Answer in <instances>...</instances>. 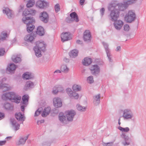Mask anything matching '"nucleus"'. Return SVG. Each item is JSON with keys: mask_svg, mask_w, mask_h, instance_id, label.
<instances>
[{"mask_svg": "<svg viewBox=\"0 0 146 146\" xmlns=\"http://www.w3.org/2000/svg\"><path fill=\"white\" fill-rule=\"evenodd\" d=\"M117 5L118 4L115 2L113 1L110 3L108 5V10L111 11L112 8H113V10L111 11L110 14L111 20L113 21L117 20L119 16V11L118 9L115 8Z\"/></svg>", "mask_w": 146, "mask_h": 146, "instance_id": "nucleus-1", "label": "nucleus"}, {"mask_svg": "<svg viewBox=\"0 0 146 146\" xmlns=\"http://www.w3.org/2000/svg\"><path fill=\"white\" fill-rule=\"evenodd\" d=\"M22 20L24 23L27 25V32L29 33L33 32L35 27L34 25L33 24L35 22L33 18L32 17H23Z\"/></svg>", "mask_w": 146, "mask_h": 146, "instance_id": "nucleus-2", "label": "nucleus"}, {"mask_svg": "<svg viewBox=\"0 0 146 146\" xmlns=\"http://www.w3.org/2000/svg\"><path fill=\"white\" fill-rule=\"evenodd\" d=\"M36 45L34 46L33 49L35 55L37 57H40L42 56L41 51L44 52L45 50L46 45L43 42L37 41L36 42Z\"/></svg>", "mask_w": 146, "mask_h": 146, "instance_id": "nucleus-3", "label": "nucleus"}, {"mask_svg": "<svg viewBox=\"0 0 146 146\" xmlns=\"http://www.w3.org/2000/svg\"><path fill=\"white\" fill-rule=\"evenodd\" d=\"M136 18V15L135 12L132 11H129L126 14L125 19L127 23H131L134 21Z\"/></svg>", "mask_w": 146, "mask_h": 146, "instance_id": "nucleus-4", "label": "nucleus"}, {"mask_svg": "<svg viewBox=\"0 0 146 146\" xmlns=\"http://www.w3.org/2000/svg\"><path fill=\"white\" fill-rule=\"evenodd\" d=\"M102 44L104 47L109 62H112L113 61L112 59V56L111 54V50L108 48V44L106 42H102Z\"/></svg>", "mask_w": 146, "mask_h": 146, "instance_id": "nucleus-5", "label": "nucleus"}, {"mask_svg": "<svg viewBox=\"0 0 146 146\" xmlns=\"http://www.w3.org/2000/svg\"><path fill=\"white\" fill-rule=\"evenodd\" d=\"M122 117L125 119L129 120L131 119L133 117L132 110L130 109H124L123 111Z\"/></svg>", "mask_w": 146, "mask_h": 146, "instance_id": "nucleus-6", "label": "nucleus"}, {"mask_svg": "<svg viewBox=\"0 0 146 146\" xmlns=\"http://www.w3.org/2000/svg\"><path fill=\"white\" fill-rule=\"evenodd\" d=\"M92 74L94 76H97L100 72V68L97 64H95L91 66L90 68Z\"/></svg>", "mask_w": 146, "mask_h": 146, "instance_id": "nucleus-7", "label": "nucleus"}, {"mask_svg": "<svg viewBox=\"0 0 146 146\" xmlns=\"http://www.w3.org/2000/svg\"><path fill=\"white\" fill-rule=\"evenodd\" d=\"M6 80V78H3L1 81H0V89L3 92L9 90L11 89V88L7 84L3 83V81H5Z\"/></svg>", "mask_w": 146, "mask_h": 146, "instance_id": "nucleus-8", "label": "nucleus"}, {"mask_svg": "<svg viewBox=\"0 0 146 146\" xmlns=\"http://www.w3.org/2000/svg\"><path fill=\"white\" fill-rule=\"evenodd\" d=\"M65 113L68 120L70 121H72L73 120L74 116L76 114L75 111L73 110L66 111Z\"/></svg>", "mask_w": 146, "mask_h": 146, "instance_id": "nucleus-9", "label": "nucleus"}, {"mask_svg": "<svg viewBox=\"0 0 146 146\" xmlns=\"http://www.w3.org/2000/svg\"><path fill=\"white\" fill-rule=\"evenodd\" d=\"M66 91L67 93L70 98L76 99H77L78 98V94L76 92H73L71 88H68L66 89Z\"/></svg>", "mask_w": 146, "mask_h": 146, "instance_id": "nucleus-10", "label": "nucleus"}, {"mask_svg": "<svg viewBox=\"0 0 146 146\" xmlns=\"http://www.w3.org/2000/svg\"><path fill=\"white\" fill-rule=\"evenodd\" d=\"M61 38L62 42L68 41L71 39V34L69 32L63 33L61 34Z\"/></svg>", "mask_w": 146, "mask_h": 146, "instance_id": "nucleus-11", "label": "nucleus"}, {"mask_svg": "<svg viewBox=\"0 0 146 146\" xmlns=\"http://www.w3.org/2000/svg\"><path fill=\"white\" fill-rule=\"evenodd\" d=\"M41 21L45 23H47L48 21L49 16L48 14L46 12L41 13L39 16Z\"/></svg>", "mask_w": 146, "mask_h": 146, "instance_id": "nucleus-12", "label": "nucleus"}, {"mask_svg": "<svg viewBox=\"0 0 146 146\" xmlns=\"http://www.w3.org/2000/svg\"><path fill=\"white\" fill-rule=\"evenodd\" d=\"M48 5V3L44 0H39L36 3V6L39 8L43 9L47 7Z\"/></svg>", "mask_w": 146, "mask_h": 146, "instance_id": "nucleus-13", "label": "nucleus"}, {"mask_svg": "<svg viewBox=\"0 0 146 146\" xmlns=\"http://www.w3.org/2000/svg\"><path fill=\"white\" fill-rule=\"evenodd\" d=\"M53 104L54 106L56 108L61 107L62 106V102L61 99L58 98H54L53 99Z\"/></svg>", "mask_w": 146, "mask_h": 146, "instance_id": "nucleus-14", "label": "nucleus"}, {"mask_svg": "<svg viewBox=\"0 0 146 146\" xmlns=\"http://www.w3.org/2000/svg\"><path fill=\"white\" fill-rule=\"evenodd\" d=\"M14 93L13 92H9L3 94L2 96V99L5 100H11L13 97V95Z\"/></svg>", "mask_w": 146, "mask_h": 146, "instance_id": "nucleus-15", "label": "nucleus"}, {"mask_svg": "<svg viewBox=\"0 0 146 146\" xmlns=\"http://www.w3.org/2000/svg\"><path fill=\"white\" fill-rule=\"evenodd\" d=\"M114 21L113 25L115 28L117 30H120L122 27L123 25V22L121 20H116Z\"/></svg>", "mask_w": 146, "mask_h": 146, "instance_id": "nucleus-16", "label": "nucleus"}, {"mask_svg": "<svg viewBox=\"0 0 146 146\" xmlns=\"http://www.w3.org/2000/svg\"><path fill=\"white\" fill-rule=\"evenodd\" d=\"M101 95L100 94L94 95L93 96V103L95 106H97L100 103Z\"/></svg>", "mask_w": 146, "mask_h": 146, "instance_id": "nucleus-17", "label": "nucleus"}, {"mask_svg": "<svg viewBox=\"0 0 146 146\" xmlns=\"http://www.w3.org/2000/svg\"><path fill=\"white\" fill-rule=\"evenodd\" d=\"M10 122L15 131H17L19 129L20 124L18 123L14 119H11Z\"/></svg>", "mask_w": 146, "mask_h": 146, "instance_id": "nucleus-18", "label": "nucleus"}, {"mask_svg": "<svg viewBox=\"0 0 146 146\" xmlns=\"http://www.w3.org/2000/svg\"><path fill=\"white\" fill-rule=\"evenodd\" d=\"M34 83L31 81H28L26 82L24 87V89L25 90H27L34 88Z\"/></svg>", "mask_w": 146, "mask_h": 146, "instance_id": "nucleus-19", "label": "nucleus"}, {"mask_svg": "<svg viewBox=\"0 0 146 146\" xmlns=\"http://www.w3.org/2000/svg\"><path fill=\"white\" fill-rule=\"evenodd\" d=\"M91 37L90 33L89 30H86L84 33V41H89Z\"/></svg>", "mask_w": 146, "mask_h": 146, "instance_id": "nucleus-20", "label": "nucleus"}, {"mask_svg": "<svg viewBox=\"0 0 146 146\" xmlns=\"http://www.w3.org/2000/svg\"><path fill=\"white\" fill-rule=\"evenodd\" d=\"M29 137V135L25 137H21L18 140L17 144L18 145H23L25 143L26 141L28 139Z\"/></svg>", "mask_w": 146, "mask_h": 146, "instance_id": "nucleus-21", "label": "nucleus"}, {"mask_svg": "<svg viewBox=\"0 0 146 146\" xmlns=\"http://www.w3.org/2000/svg\"><path fill=\"white\" fill-rule=\"evenodd\" d=\"M17 66L13 63L10 64L9 66H8L7 68V70L10 73L14 72V71L15 70Z\"/></svg>", "mask_w": 146, "mask_h": 146, "instance_id": "nucleus-22", "label": "nucleus"}, {"mask_svg": "<svg viewBox=\"0 0 146 146\" xmlns=\"http://www.w3.org/2000/svg\"><path fill=\"white\" fill-rule=\"evenodd\" d=\"M15 117L18 121L23 122L25 120V118L24 115H22L21 113L20 112L16 113Z\"/></svg>", "mask_w": 146, "mask_h": 146, "instance_id": "nucleus-23", "label": "nucleus"}, {"mask_svg": "<svg viewBox=\"0 0 146 146\" xmlns=\"http://www.w3.org/2000/svg\"><path fill=\"white\" fill-rule=\"evenodd\" d=\"M3 13H5L9 18H11L12 15V11L8 8H5L3 10Z\"/></svg>", "mask_w": 146, "mask_h": 146, "instance_id": "nucleus-24", "label": "nucleus"}, {"mask_svg": "<svg viewBox=\"0 0 146 146\" xmlns=\"http://www.w3.org/2000/svg\"><path fill=\"white\" fill-rule=\"evenodd\" d=\"M92 60L91 58L86 57L82 61L83 64L87 66L90 65L92 62Z\"/></svg>", "mask_w": 146, "mask_h": 146, "instance_id": "nucleus-25", "label": "nucleus"}, {"mask_svg": "<svg viewBox=\"0 0 146 146\" xmlns=\"http://www.w3.org/2000/svg\"><path fill=\"white\" fill-rule=\"evenodd\" d=\"M36 32L37 35L41 36H43L44 33V29L41 26H38L37 28Z\"/></svg>", "mask_w": 146, "mask_h": 146, "instance_id": "nucleus-26", "label": "nucleus"}, {"mask_svg": "<svg viewBox=\"0 0 146 146\" xmlns=\"http://www.w3.org/2000/svg\"><path fill=\"white\" fill-rule=\"evenodd\" d=\"M21 99V97L16 95L14 93L13 95V97H12L11 101L13 102H14L17 104L20 102Z\"/></svg>", "mask_w": 146, "mask_h": 146, "instance_id": "nucleus-27", "label": "nucleus"}, {"mask_svg": "<svg viewBox=\"0 0 146 146\" xmlns=\"http://www.w3.org/2000/svg\"><path fill=\"white\" fill-rule=\"evenodd\" d=\"M70 16L71 19H73V20L77 22L79 21L78 16L76 13L75 12H73L70 14Z\"/></svg>", "mask_w": 146, "mask_h": 146, "instance_id": "nucleus-28", "label": "nucleus"}, {"mask_svg": "<svg viewBox=\"0 0 146 146\" xmlns=\"http://www.w3.org/2000/svg\"><path fill=\"white\" fill-rule=\"evenodd\" d=\"M34 39V38L33 36L30 35H26L24 38L25 41L31 42L33 41Z\"/></svg>", "mask_w": 146, "mask_h": 146, "instance_id": "nucleus-29", "label": "nucleus"}, {"mask_svg": "<svg viewBox=\"0 0 146 146\" xmlns=\"http://www.w3.org/2000/svg\"><path fill=\"white\" fill-rule=\"evenodd\" d=\"M78 51L76 49H74L71 51L69 53V55L70 57L75 58L76 57L78 54Z\"/></svg>", "mask_w": 146, "mask_h": 146, "instance_id": "nucleus-30", "label": "nucleus"}, {"mask_svg": "<svg viewBox=\"0 0 146 146\" xmlns=\"http://www.w3.org/2000/svg\"><path fill=\"white\" fill-rule=\"evenodd\" d=\"M59 119L60 122L62 123H64L66 121V117L65 115H64L62 113H60L59 115Z\"/></svg>", "mask_w": 146, "mask_h": 146, "instance_id": "nucleus-31", "label": "nucleus"}, {"mask_svg": "<svg viewBox=\"0 0 146 146\" xmlns=\"http://www.w3.org/2000/svg\"><path fill=\"white\" fill-rule=\"evenodd\" d=\"M50 111V107L45 108L42 114V116L44 117H45L49 114Z\"/></svg>", "mask_w": 146, "mask_h": 146, "instance_id": "nucleus-32", "label": "nucleus"}, {"mask_svg": "<svg viewBox=\"0 0 146 146\" xmlns=\"http://www.w3.org/2000/svg\"><path fill=\"white\" fill-rule=\"evenodd\" d=\"M23 77L24 79L29 80L33 78V76L30 72H27L25 73L23 75Z\"/></svg>", "mask_w": 146, "mask_h": 146, "instance_id": "nucleus-33", "label": "nucleus"}, {"mask_svg": "<svg viewBox=\"0 0 146 146\" xmlns=\"http://www.w3.org/2000/svg\"><path fill=\"white\" fill-rule=\"evenodd\" d=\"M63 90L64 89L62 86L59 85L56 87L55 90H53L52 92L54 94H56L58 92H62Z\"/></svg>", "mask_w": 146, "mask_h": 146, "instance_id": "nucleus-34", "label": "nucleus"}, {"mask_svg": "<svg viewBox=\"0 0 146 146\" xmlns=\"http://www.w3.org/2000/svg\"><path fill=\"white\" fill-rule=\"evenodd\" d=\"M5 108L8 110H13V106L8 103H5L4 105Z\"/></svg>", "mask_w": 146, "mask_h": 146, "instance_id": "nucleus-35", "label": "nucleus"}, {"mask_svg": "<svg viewBox=\"0 0 146 146\" xmlns=\"http://www.w3.org/2000/svg\"><path fill=\"white\" fill-rule=\"evenodd\" d=\"M12 59L13 61L15 63H19L21 61V58L20 57H18L17 55L13 56L12 57Z\"/></svg>", "mask_w": 146, "mask_h": 146, "instance_id": "nucleus-36", "label": "nucleus"}, {"mask_svg": "<svg viewBox=\"0 0 146 146\" xmlns=\"http://www.w3.org/2000/svg\"><path fill=\"white\" fill-rule=\"evenodd\" d=\"M60 70L62 72L64 73L68 72L69 71V68L67 67L66 65L63 64L61 66Z\"/></svg>", "mask_w": 146, "mask_h": 146, "instance_id": "nucleus-37", "label": "nucleus"}, {"mask_svg": "<svg viewBox=\"0 0 146 146\" xmlns=\"http://www.w3.org/2000/svg\"><path fill=\"white\" fill-rule=\"evenodd\" d=\"M29 96L28 95H24L22 97L23 103L25 105H27L28 103Z\"/></svg>", "mask_w": 146, "mask_h": 146, "instance_id": "nucleus-38", "label": "nucleus"}, {"mask_svg": "<svg viewBox=\"0 0 146 146\" xmlns=\"http://www.w3.org/2000/svg\"><path fill=\"white\" fill-rule=\"evenodd\" d=\"M81 88V87L80 85L76 84L73 85L72 87L73 90L76 92L80 91Z\"/></svg>", "mask_w": 146, "mask_h": 146, "instance_id": "nucleus-39", "label": "nucleus"}, {"mask_svg": "<svg viewBox=\"0 0 146 146\" xmlns=\"http://www.w3.org/2000/svg\"><path fill=\"white\" fill-rule=\"evenodd\" d=\"M7 36V34L6 32L3 31L0 35V40H3L5 39V38Z\"/></svg>", "mask_w": 146, "mask_h": 146, "instance_id": "nucleus-40", "label": "nucleus"}, {"mask_svg": "<svg viewBox=\"0 0 146 146\" xmlns=\"http://www.w3.org/2000/svg\"><path fill=\"white\" fill-rule=\"evenodd\" d=\"M35 1L34 0H29L27 4V7H31L34 5Z\"/></svg>", "mask_w": 146, "mask_h": 146, "instance_id": "nucleus-41", "label": "nucleus"}, {"mask_svg": "<svg viewBox=\"0 0 146 146\" xmlns=\"http://www.w3.org/2000/svg\"><path fill=\"white\" fill-rule=\"evenodd\" d=\"M30 15V14L29 13V9H25L23 13V17H27L26 16H29Z\"/></svg>", "mask_w": 146, "mask_h": 146, "instance_id": "nucleus-42", "label": "nucleus"}, {"mask_svg": "<svg viewBox=\"0 0 146 146\" xmlns=\"http://www.w3.org/2000/svg\"><path fill=\"white\" fill-rule=\"evenodd\" d=\"M118 129L121 131L125 132H128L129 130V129L128 127L123 128L120 126L118 127Z\"/></svg>", "mask_w": 146, "mask_h": 146, "instance_id": "nucleus-43", "label": "nucleus"}, {"mask_svg": "<svg viewBox=\"0 0 146 146\" xmlns=\"http://www.w3.org/2000/svg\"><path fill=\"white\" fill-rule=\"evenodd\" d=\"M76 107L78 110L82 111H84L86 109L85 107H82L78 104L77 105Z\"/></svg>", "mask_w": 146, "mask_h": 146, "instance_id": "nucleus-44", "label": "nucleus"}, {"mask_svg": "<svg viewBox=\"0 0 146 146\" xmlns=\"http://www.w3.org/2000/svg\"><path fill=\"white\" fill-rule=\"evenodd\" d=\"M88 82L90 84H92L93 83L94 80L93 76H91L88 77L87 79Z\"/></svg>", "mask_w": 146, "mask_h": 146, "instance_id": "nucleus-45", "label": "nucleus"}, {"mask_svg": "<svg viewBox=\"0 0 146 146\" xmlns=\"http://www.w3.org/2000/svg\"><path fill=\"white\" fill-rule=\"evenodd\" d=\"M42 146H50L51 145V142L48 141H43L42 144Z\"/></svg>", "mask_w": 146, "mask_h": 146, "instance_id": "nucleus-46", "label": "nucleus"}, {"mask_svg": "<svg viewBox=\"0 0 146 146\" xmlns=\"http://www.w3.org/2000/svg\"><path fill=\"white\" fill-rule=\"evenodd\" d=\"M29 11L30 15H35L36 12L35 10L31 8H29Z\"/></svg>", "mask_w": 146, "mask_h": 146, "instance_id": "nucleus-47", "label": "nucleus"}, {"mask_svg": "<svg viewBox=\"0 0 146 146\" xmlns=\"http://www.w3.org/2000/svg\"><path fill=\"white\" fill-rule=\"evenodd\" d=\"M54 9L56 13L58 12L60 9V7L58 4H56L54 6Z\"/></svg>", "mask_w": 146, "mask_h": 146, "instance_id": "nucleus-48", "label": "nucleus"}, {"mask_svg": "<svg viewBox=\"0 0 146 146\" xmlns=\"http://www.w3.org/2000/svg\"><path fill=\"white\" fill-rule=\"evenodd\" d=\"M128 4L127 2H126L124 4L121 5V6L122 7H123L124 8L122 10L120 8H119V9L123 11L124 9H126L128 7Z\"/></svg>", "mask_w": 146, "mask_h": 146, "instance_id": "nucleus-49", "label": "nucleus"}, {"mask_svg": "<svg viewBox=\"0 0 146 146\" xmlns=\"http://www.w3.org/2000/svg\"><path fill=\"white\" fill-rule=\"evenodd\" d=\"M41 108H39L36 111L35 114V116H37L40 114L41 112Z\"/></svg>", "mask_w": 146, "mask_h": 146, "instance_id": "nucleus-50", "label": "nucleus"}, {"mask_svg": "<svg viewBox=\"0 0 146 146\" xmlns=\"http://www.w3.org/2000/svg\"><path fill=\"white\" fill-rule=\"evenodd\" d=\"M121 136L123 138L124 141H129V137L128 136H126L125 134H122Z\"/></svg>", "mask_w": 146, "mask_h": 146, "instance_id": "nucleus-51", "label": "nucleus"}, {"mask_svg": "<svg viewBox=\"0 0 146 146\" xmlns=\"http://www.w3.org/2000/svg\"><path fill=\"white\" fill-rule=\"evenodd\" d=\"M105 9L104 8H102L100 10V15L102 17L103 16L104 14Z\"/></svg>", "mask_w": 146, "mask_h": 146, "instance_id": "nucleus-52", "label": "nucleus"}, {"mask_svg": "<svg viewBox=\"0 0 146 146\" xmlns=\"http://www.w3.org/2000/svg\"><path fill=\"white\" fill-rule=\"evenodd\" d=\"M5 52L4 48H0V56H3Z\"/></svg>", "mask_w": 146, "mask_h": 146, "instance_id": "nucleus-53", "label": "nucleus"}, {"mask_svg": "<svg viewBox=\"0 0 146 146\" xmlns=\"http://www.w3.org/2000/svg\"><path fill=\"white\" fill-rule=\"evenodd\" d=\"M130 29L129 26L127 25H125L124 26V30L125 31H128Z\"/></svg>", "mask_w": 146, "mask_h": 146, "instance_id": "nucleus-54", "label": "nucleus"}, {"mask_svg": "<svg viewBox=\"0 0 146 146\" xmlns=\"http://www.w3.org/2000/svg\"><path fill=\"white\" fill-rule=\"evenodd\" d=\"M130 142L129 141H124L122 142V144L124 145H129Z\"/></svg>", "mask_w": 146, "mask_h": 146, "instance_id": "nucleus-55", "label": "nucleus"}, {"mask_svg": "<svg viewBox=\"0 0 146 146\" xmlns=\"http://www.w3.org/2000/svg\"><path fill=\"white\" fill-rule=\"evenodd\" d=\"M106 146H111L113 144L112 142H109L106 143H105Z\"/></svg>", "mask_w": 146, "mask_h": 146, "instance_id": "nucleus-56", "label": "nucleus"}, {"mask_svg": "<svg viewBox=\"0 0 146 146\" xmlns=\"http://www.w3.org/2000/svg\"><path fill=\"white\" fill-rule=\"evenodd\" d=\"M5 117V115L3 113L0 112V120L2 119Z\"/></svg>", "mask_w": 146, "mask_h": 146, "instance_id": "nucleus-57", "label": "nucleus"}, {"mask_svg": "<svg viewBox=\"0 0 146 146\" xmlns=\"http://www.w3.org/2000/svg\"><path fill=\"white\" fill-rule=\"evenodd\" d=\"M6 142V140L0 141V146L3 145H5Z\"/></svg>", "mask_w": 146, "mask_h": 146, "instance_id": "nucleus-58", "label": "nucleus"}, {"mask_svg": "<svg viewBox=\"0 0 146 146\" xmlns=\"http://www.w3.org/2000/svg\"><path fill=\"white\" fill-rule=\"evenodd\" d=\"M44 120H41L40 121H37V124L38 125H39L41 123H44Z\"/></svg>", "mask_w": 146, "mask_h": 146, "instance_id": "nucleus-59", "label": "nucleus"}, {"mask_svg": "<svg viewBox=\"0 0 146 146\" xmlns=\"http://www.w3.org/2000/svg\"><path fill=\"white\" fill-rule=\"evenodd\" d=\"M85 1V0H80V3L81 5H83Z\"/></svg>", "mask_w": 146, "mask_h": 146, "instance_id": "nucleus-60", "label": "nucleus"}, {"mask_svg": "<svg viewBox=\"0 0 146 146\" xmlns=\"http://www.w3.org/2000/svg\"><path fill=\"white\" fill-rule=\"evenodd\" d=\"M62 71L61 70H56L54 72V74L56 73H60Z\"/></svg>", "mask_w": 146, "mask_h": 146, "instance_id": "nucleus-61", "label": "nucleus"}, {"mask_svg": "<svg viewBox=\"0 0 146 146\" xmlns=\"http://www.w3.org/2000/svg\"><path fill=\"white\" fill-rule=\"evenodd\" d=\"M121 50V47L119 46H118L117 47L116 50L117 51H119Z\"/></svg>", "mask_w": 146, "mask_h": 146, "instance_id": "nucleus-62", "label": "nucleus"}, {"mask_svg": "<svg viewBox=\"0 0 146 146\" xmlns=\"http://www.w3.org/2000/svg\"><path fill=\"white\" fill-rule=\"evenodd\" d=\"M64 60L66 62H69V59L66 58H64Z\"/></svg>", "mask_w": 146, "mask_h": 146, "instance_id": "nucleus-63", "label": "nucleus"}, {"mask_svg": "<svg viewBox=\"0 0 146 146\" xmlns=\"http://www.w3.org/2000/svg\"><path fill=\"white\" fill-rule=\"evenodd\" d=\"M76 43L78 44H81L82 43V42L80 40H78L76 41Z\"/></svg>", "mask_w": 146, "mask_h": 146, "instance_id": "nucleus-64", "label": "nucleus"}]
</instances>
